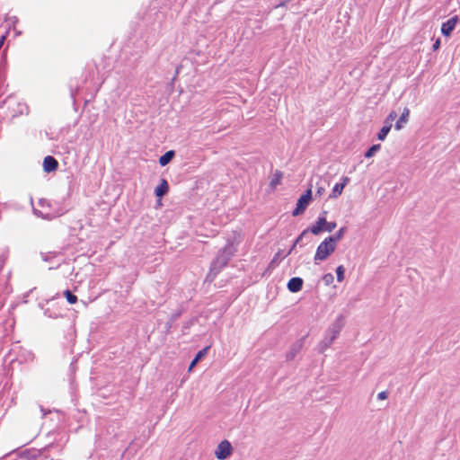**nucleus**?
Segmentation results:
<instances>
[{
  "mask_svg": "<svg viewBox=\"0 0 460 460\" xmlns=\"http://www.w3.org/2000/svg\"><path fill=\"white\" fill-rule=\"evenodd\" d=\"M380 149V145H373L365 154L367 158H369L374 155V154Z\"/></svg>",
  "mask_w": 460,
  "mask_h": 460,
  "instance_id": "nucleus-23",
  "label": "nucleus"
},
{
  "mask_svg": "<svg viewBox=\"0 0 460 460\" xmlns=\"http://www.w3.org/2000/svg\"><path fill=\"white\" fill-rule=\"evenodd\" d=\"M410 115V110L408 108H404L400 119L395 123V128L400 130L402 128V124L408 121V117Z\"/></svg>",
  "mask_w": 460,
  "mask_h": 460,
  "instance_id": "nucleus-15",
  "label": "nucleus"
},
{
  "mask_svg": "<svg viewBox=\"0 0 460 460\" xmlns=\"http://www.w3.org/2000/svg\"><path fill=\"white\" fill-rule=\"evenodd\" d=\"M238 243L239 241L236 236L233 239H228L227 244L219 252L216 259L212 261L209 275H213L215 277L227 264L231 257L234 255L236 252L235 244Z\"/></svg>",
  "mask_w": 460,
  "mask_h": 460,
  "instance_id": "nucleus-1",
  "label": "nucleus"
},
{
  "mask_svg": "<svg viewBox=\"0 0 460 460\" xmlns=\"http://www.w3.org/2000/svg\"><path fill=\"white\" fill-rule=\"evenodd\" d=\"M312 200V190L309 188L297 200L296 207L293 210V216L303 214Z\"/></svg>",
  "mask_w": 460,
  "mask_h": 460,
  "instance_id": "nucleus-3",
  "label": "nucleus"
},
{
  "mask_svg": "<svg viewBox=\"0 0 460 460\" xmlns=\"http://www.w3.org/2000/svg\"><path fill=\"white\" fill-rule=\"evenodd\" d=\"M388 397V393L386 391H382L378 393L377 399L378 400H385Z\"/></svg>",
  "mask_w": 460,
  "mask_h": 460,
  "instance_id": "nucleus-26",
  "label": "nucleus"
},
{
  "mask_svg": "<svg viewBox=\"0 0 460 460\" xmlns=\"http://www.w3.org/2000/svg\"><path fill=\"white\" fill-rule=\"evenodd\" d=\"M325 191V188L323 186H318L316 190V196H322Z\"/></svg>",
  "mask_w": 460,
  "mask_h": 460,
  "instance_id": "nucleus-27",
  "label": "nucleus"
},
{
  "mask_svg": "<svg viewBox=\"0 0 460 460\" xmlns=\"http://www.w3.org/2000/svg\"><path fill=\"white\" fill-rule=\"evenodd\" d=\"M345 323V318L343 315H339L336 320L330 325L326 332V335L332 341L339 336L341 331L342 330Z\"/></svg>",
  "mask_w": 460,
  "mask_h": 460,
  "instance_id": "nucleus-4",
  "label": "nucleus"
},
{
  "mask_svg": "<svg viewBox=\"0 0 460 460\" xmlns=\"http://www.w3.org/2000/svg\"><path fill=\"white\" fill-rule=\"evenodd\" d=\"M171 328V324H167V330H169Z\"/></svg>",
  "mask_w": 460,
  "mask_h": 460,
  "instance_id": "nucleus-30",
  "label": "nucleus"
},
{
  "mask_svg": "<svg viewBox=\"0 0 460 460\" xmlns=\"http://www.w3.org/2000/svg\"><path fill=\"white\" fill-rule=\"evenodd\" d=\"M208 349L209 347H206L197 353L196 357L192 359L189 366V371H191V369L197 365V363L207 355Z\"/></svg>",
  "mask_w": 460,
  "mask_h": 460,
  "instance_id": "nucleus-14",
  "label": "nucleus"
},
{
  "mask_svg": "<svg viewBox=\"0 0 460 460\" xmlns=\"http://www.w3.org/2000/svg\"><path fill=\"white\" fill-rule=\"evenodd\" d=\"M64 295L67 300V302L71 305L75 304L77 302V296L72 294L69 290H66Z\"/></svg>",
  "mask_w": 460,
  "mask_h": 460,
  "instance_id": "nucleus-21",
  "label": "nucleus"
},
{
  "mask_svg": "<svg viewBox=\"0 0 460 460\" xmlns=\"http://www.w3.org/2000/svg\"><path fill=\"white\" fill-rule=\"evenodd\" d=\"M174 155V152L173 151H168L166 152L164 155H163L160 158H159V164L162 165V166H164L166 165L167 164L170 163V161L172 159Z\"/></svg>",
  "mask_w": 460,
  "mask_h": 460,
  "instance_id": "nucleus-18",
  "label": "nucleus"
},
{
  "mask_svg": "<svg viewBox=\"0 0 460 460\" xmlns=\"http://www.w3.org/2000/svg\"><path fill=\"white\" fill-rule=\"evenodd\" d=\"M232 453H233V447H232L231 443L226 439L221 441L217 445L216 451H215V455H216L217 458L219 460L226 459L229 456H231Z\"/></svg>",
  "mask_w": 460,
  "mask_h": 460,
  "instance_id": "nucleus-5",
  "label": "nucleus"
},
{
  "mask_svg": "<svg viewBox=\"0 0 460 460\" xmlns=\"http://www.w3.org/2000/svg\"><path fill=\"white\" fill-rule=\"evenodd\" d=\"M458 17L456 15L449 20H447L446 22H444L441 26V32L443 35L448 37L451 35L452 31H454L456 25L457 24Z\"/></svg>",
  "mask_w": 460,
  "mask_h": 460,
  "instance_id": "nucleus-8",
  "label": "nucleus"
},
{
  "mask_svg": "<svg viewBox=\"0 0 460 460\" xmlns=\"http://www.w3.org/2000/svg\"><path fill=\"white\" fill-rule=\"evenodd\" d=\"M440 47V40L438 39L432 46L433 50H438Z\"/></svg>",
  "mask_w": 460,
  "mask_h": 460,
  "instance_id": "nucleus-28",
  "label": "nucleus"
},
{
  "mask_svg": "<svg viewBox=\"0 0 460 460\" xmlns=\"http://www.w3.org/2000/svg\"><path fill=\"white\" fill-rule=\"evenodd\" d=\"M58 167V162L50 155H48L44 158L43 161V169L47 172H54Z\"/></svg>",
  "mask_w": 460,
  "mask_h": 460,
  "instance_id": "nucleus-11",
  "label": "nucleus"
},
{
  "mask_svg": "<svg viewBox=\"0 0 460 460\" xmlns=\"http://www.w3.org/2000/svg\"><path fill=\"white\" fill-rule=\"evenodd\" d=\"M323 280L326 285H330L333 281V275L332 273L324 274Z\"/></svg>",
  "mask_w": 460,
  "mask_h": 460,
  "instance_id": "nucleus-24",
  "label": "nucleus"
},
{
  "mask_svg": "<svg viewBox=\"0 0 460 460\" xmlns=\"http://www.w3.org/2000/svg\"><path fill=\"white\" fill-rule=\"evenodd\" d=\"M349 177H347V176L342 177L341 182L336 183L333 186V188L332 190V192H331V194L329 196L330 199H336L339 196H341L342 191H343V189L349 183Z\"/></svg>",
  "mask_w": 460,
  "mask_h": 460,
  "instance_id": "nucleus-9",
  "label": "nucleus"
},
{
  "mask_svg": "<svg viewBox=\"0 0 460 460\" xmlns=\"http://www.w3.org/2000/svg\"><path fill=\"white\" fill-rule=\"evenodd\" d=\"M396 117H397L396 112H395V111H391V112L389 113V115L387 116V118H386V119H385V124H387V125H388V123H391V124H392V121H393V120H394V119H396Z\"/></svg>",
  "mask_w": 460,
  "mask_h": 460,
  "instance_id": "nucleus-25",
  "label": "nucleus"
},
{
  "mask_svg": "<svg viewBox=\"0 0 460 460\" xmlns=\"http://www.w3.org/2000/svg\"><path fill=\"white\" fill-rule=\"evenodd\" d=\"M333 341H334L330 339L328 336H325L324 339L319 344L320 352H323L325 349H327L332 344Z\"/></svg>",
  "mask_w": 460,
  "mask_h": 460,
  "instance_id": "nucleus-20",
  "label": "nucleus"
},
{
  "mask_svg": "<svg viewBox=\"0 0 460 460\" xmlns=\"http://www.w3.org/2000/svg\"><path fill=\"white\" fill-rule=\"evenodd\" d=\"M305 232H303L302 234L296 240V242L294 243V244L291 246V248L289 249V251L286 253V254H283L282 251H279L275 255L274 257L272 258L271 261L270 262V265L269 267L270 268H275L279 263V261L284 259L286 256H288V254L291 253V252L293 251V249L295 248V246L296 245V243H298V241L303 237L304 234Z\"/></svg>",
  "mask_w": 460,
  "mask_h": 460,
  "instance_id": "nucleus-7",
  "label": "nucleus"
},
{
  "mask_svg": "<svg viewBox=\"0 0 460 460\" xmlns=\"http://www.w3.org/2000/svg\"><path fill=\"white\" fill-rule=\"evenodd\" d=\"M45 315L49 316V317H54L50 313H49V310L47 309L45 312H44Z\"/></svg>",
  "mask_w": 460,
  "mask_h": 460,
  "instance_id": "nucleus-29",
  "label": "nucleus"
},
{
  "mask_svg": "<svg viewBox=\"0 0 460 460\" xmlns=\"http://www.w3.org/2000/svg\"><path fill=\"white\" fill-rule=\"evenodd\" d=\"M343 232H338L337 234L325 238L317 247L314 260L324 261L328 256L332 253L336 248L337 243L341 239Z\"/></svg>",
  "mask_w": 460,
  "mask_h": 460,
  "instance_id": "nucleus-2",
  "label": "nucleus"
},
{
  "mask_svg": "<svg viewBox=\"0 0 460 460\" xmlns=\"http://www.w3.org/2000/svg\"><path fill=\"white\" fill-rule=\"evenodd\" d=\"M303 279L299 277H294L289 279L288 282V289L292 293H296L300 291L303 288Z\"/></svg>",
  "mask_w": 460,
  "mask_h": 460,
  "instance_id": "nucleus-10",
  "label": "nucleus"
},
{
  "mask_svg": "<svg viewBox=\"0 0 460 460\" xmlns=\"http://www.w3.org/2000/svg\"><path fill=\"white\" fill-rule=\"evenodd\" d=\"M282 179H283V172L279 170H276L270 179V188L272 190H274L278 185L281 184Z\"/></svg>",
  "mask_w": 460,
  "mask_h": 460,
  "instance_id": "nucleus-12",
  "label": "nucleus"
},
{
  "mask_svg": "<svg viewBox=\"0 0 460 460\" xmlns=\"http://www.w3.org/2000/svg\"><path fill=\"white\" fill-rule=\"evenodd\" d=\"M169 190V185L165 179H163L160 184L155 188V195L159 198L165 195Z\"/></svg>",
  "mask_w": 460,
  "mask_h": 460,
  "instance_id": "nucleus-13",
  "label": "nucleus"
},
{
  "mask_svg": "<svg viewBox=\"0 0 460 460\" xmlns=\"http://www.w3.org/2000/svg\"><path fill=\"white\" fill-rule=\"evenodd\" d=\"M326 212H323L317 219L316 223L311 230H333L337 226L335 222H328L326 220Z\"/></svg>",
  "mask_w": 460,
  "mask_h": 460,
  "instance_id": "nucleus-6",
  "label": "nucleus"
},
{
  "mask_svg": "<svg viewBox=\"0 0 460 460\" xmlns=\"http://www.w3.org/2000/svg\"><path fill=\"white\" fill-rule=\"evenodd\" d=\"M345 269L342 265H340L336 269L337 280L341 282L344 279Z\"/></svg>",
  "mask_w": 460,
  "mask_h": 460,
  "instance_id": "nucleus-22",
  "label": "nucleus"
},
{
  "mask_svg": "<svg viewBox=\"0 0 460 460\" xmlns=\"http://www.w3.org/2000/svg\"><path fill=\"white\" fill-rule=\"evenodd\" d=\"M333 341H334L330 339L328 336H325L324 339L319 344L320 352H323L325 349H327L332 344Z\"/></svg>",
  "mask_w": 460,
  "mask_h": 460,
  "instance_id": "nucleus-19",
  "label": "nucleus"
},
{
  "mask_svg": "<svg viewBox=\"0 0 460 460\" xmlns=\"http://www.w3.org/2000/svg\"><path fill=\"white\" fill-rule=\"evenodd\" d=\"M391 128H392L391 123H388V125L385 123V125L382 127V128L380 129V131L377 134V138L381 141L385 140L387 134L391 130Z\"/></svg>",
  "mask_w": 460,
  "mask_h": 460,
  "instance_id": "nucleus-17",
  "label": "nucleus"
},
{
  "mask_svg": "<svg viewBox=\"0 0 460 460\" xmlns=\"http://www.w3.org/2000/svg\"><path fill=\"white\" fill-rule=\"evenodd\" d=\"M302 344L300 342L294 344L290 350L287 353V359L292 360L296 356V354L300 351Z\"/></svg>",
  "mask_w": 460,
  "mask_h": 460,
  "instance_id": "nucleus-16",
  "label": "nucleus"
}]
</instances>
